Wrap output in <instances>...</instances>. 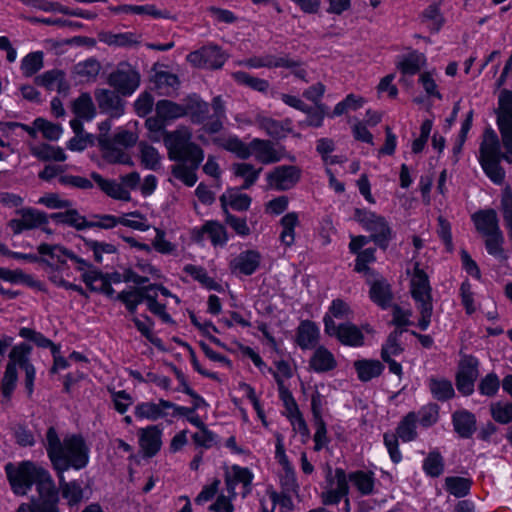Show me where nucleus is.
Listing matches in <instances>:
<instances>
[{
  "label": "nucleus",
  "mask_w": 512,
  "mask_h": 512,
  "mask_svg": "<svg viewBox=\"0 0 512 512\" xmlns=\"http://www.w3.org/2000/svg\"><path fill=\"white\" fill-rule=\"evenodd\" d=\"M34 125L48 140H57L62 132V128L59 125L53 124L43 118L35 119Z\"/></svg>",
  "instance_id": "680f3d73"
},
{
  "label": "nucleus",
  "mask_w": 512,
  "mask_h": 512,
  "mask_svg": "<svg viewBox=\"0 0 512 512\" xmlns=\"http://www.w3.org/2000/svg\"><path fill=\"white\" fill-rule=\"evenodd\" d=\"M324 326L326 334L335 336L344 345L361 346L363 344L364 335L354 324L345 323L336 326L331 316L325 315Z\"/></svg>",
  "instance_id": "1a4fd4ad"
},
{
  "label": "nucleus",
  "mask_w": 512,
  "mask_h": 512,
  "mask_svg": "<svg viewBox=\"0 0 512 512\" xmlns=\"http://www.w3.org/2000/svg\"><path fill=\"white\" fill-rule=\"evenodd\" d=\"M140 446L145 456H154L161 447V431L157 426L140 430Z\"/></svg>",
  "instance_id": "5701e85b"
},
{
  "label": "nucleus",
  "mask_w": 512,
  "mask_h": 512,
  "mask_svg": "<svg viewBox=\"0 0 512 512\" xmlns=\"http://www.w3.org/2000/svg\"><path fill=\"white\" fill-rule=\"evenodd\" d=\"M187 60L194 67L218 69L224 64L225 56L218 46L209 45L191 52Z\"/></svg>",
  "instance_id": "9b49d317"
},
{
  "label": "nucleus",
  "mask_w": 512,
  "mask_h": 512,
  "mask_svg": "<svg viewBox=\"0 0 512 512\" xmlns=\"http://www.w3.org/2000/svg\"><path fill=\"white\" fill-rule=\"evenodd\" d=\"M101 64L95 58H89L85 61L79 62L73 67V74L80 79V81L93 82L101 71Z\"/></svg>",
  "instance_id": "bb28decb"
},
{
  "label": "nucleus",
  "mask_w": 512,
  "mask_h": 512,
  "mask_svg": "<svg viewBox=\"0 0 512 512\" xmlns=\"http://www.w3.org/2000/svg\"><path fill=\"white\" fill-rule=\"evenodd\" d=\"M402 329H395L387 338L386 344L383 346L381 351V357H391V355L400 354L403 349L398 343L399 336L403 333Z\"/></svg>",
  "instance_id": "bf43d9fd"
},
{
  "label": "nucleus",
  "mask_w": 512,
  "mask_h": 512,
  "mask_svg": "<svg viewBox=\"0 0 512 512\" xmlns=\"http://www.w3.org/2000/svg\"><path fill=\"white\" fill-rule=\"evenodd\" d=\"M32 155L42 161H64L66 155L62 148L51 146L49 144H41L30 148Z\"/></svg>",
  "instance_id": "c9c22d12"
},
{
  "label": "nucleus",
  "mask_w": 512,
  "mask_h": 512,
  "mask_svg": "<svg viewBox=\"0 0 512 512\" xmlns=\"http://www.w3.org/2000/svg\"><path fill=\"white\" fill-rule=\"evenodd\" d=\"M233 77L237 82L244 84L257 91L263 92L266 91L269 87L268 81L257 77H253L246 72H236L233 74Z\"/></svg>",
  "instance_id": "864d4df0"
},
{
  "label": "nucleus",
  "mask_w": 512,
  "mask_h": 512,
  "mask_svg": "<svg viewBox=\"0 0 512 512\" xmlns=\"http://www.w3.org/2000/svg\"><path fill=\"white\" fill-rule=\"evenodd\" d=\"M455 431L463 438H469L476 430L475 416L468 411H457L453 414Z\"/></svg>",
  "instance_id": "a878e982"
},
{
  "label": "nucleus",
  "mask_w": 512,
  "mask_h": 512,
  "mask_svg": "<svg viewBox=\"0 0 512 512\" xmlns=\"http://www.w3.org/2000/svg\"><path fill=\"white\" fill-rule=\"evenodd\" d=\"M91 178L107 196L122 201L130 200V192L122 184L114 180L105 179L96 172L91 173Z\"/></svg>",
  "instance_id": "412c9836"
},
{
  "label": "nucleus",
  "mask_w": 512,
  "mask_h": 512,
  "mask_svg": "<svg viewBox=\"0 0 512 512\" xmlns=\"http://www.w3.org/2000/svg\"><path fill=\"white\" fill-rule=\"evenodd\" d=\"M251 155L262 164H271L279 162L285 154V149H275L273 143L269 140L255 138L250 142Z\"/></svg>",
  "instance_id": "2eb2a0df"
},
{
  "label": "nucleus",
  "mask_w": 512,
  "mask_h": 512,
  "mask_svg": "<svg viewBox=\"0 0 512 512\" xmlns=\"http://www.w3.org/2000/svg\"><path fill=\"white\" fill-rule=\"evenodd\" d=\"M155 88L160 95L170 96L179 86V79L175 74L160 71L155 74Z\"/></svg>",
  "instance_id": "72a5a7b5"
},
{
  "label": "nucleus",
  "mask_w": 512,
  "mask_h": 512,
  "mask_svg": "<svg viewBox=\"0 0 512 512\" xmlns=\"http://www.w3.org/2000/svg\"><path fill=\"white\" fill-rule=\"evenodd\" d=\"M140 152L142 163L150 169H155L159 163V154L157 150L145 143H140Z\"/></svg>",
  "instance_id": "69168bd1"
},
{
  "label": "nucleus",
  "mask_w": 512,
  "mask_h": 512,
  "mask_svg": "<svg viewBox=\"0 0 512 512\" xmlns=\"http://www.w3.org/2000/svg\"><path fill=\"white\" fill-rule=\"evenodd\" d=\"M352 311L348 304L344 302L342 299H335L332 301L331 306L329 307V316L331 319L336 318L340 320L349 319Z\"/></svg>",
  "instance_id": "338daca9"
},
{
  "label": "nucleus",
  "mask_w": 512,
  "mask_h": 512,
  "mask_svg": "<svg viewBox=\"0 0 512 512\" xmlns=\"http://www.w3.org/2000/svg\"><path fill=\"white\" fill-rule=\"evenodd\" d=\"M234 174L245 179L242 189L250 188L257 180L262 168L254 169L249 163H236L233 165Z\"/></svg>",
  "instance_id": "c03bdc74"
},
{
  "label": "nucleus",
  "mask_w": 512,
  "mask_h": 512,
  "mask_svg": "<svg viewBox=\"0 0 512 512\" xmlns=\"http://www.w3.org/2000/svg\"><path fill=\"white\" fill-rule=\"evenodd\" d=\"M478 361L472 356H464L459 362L456 375V387L463 395H470L474 391V383L478 377Z\"/></svg>",
  "instance_id": "9d476101"
},
{
  "label": "nucleus",
  "mask_w": 512,
  "mask_h": 512,
  "mask_svg": "<svg viewBox=\"0 0 512 512\" xmlns=\"http://www.w3.org/2000/svg\"><path fill=\"white\" fill-rule=\"evenodd\" d=\"M310 366L317 372H327L336 367V360L330 351L320 346L314 352Z\"/></svg>",
  "instance_id": "c85d7f7f"
},
{
  "label": "nucleus",
  "mask_w": 512,
  "mask_h": 512,
  "mask_svg": "<svg viewBox=\"0 0 512 512\" xmlns=\"http://www.w3.org/2000/svg\"><path fill=\"white\" fill-rule=\"evenodd\" d=\"M485 246L489 254L499 256L503 253L502 245L504 243V236L501 230L485 236Z\"/></svg>",
  "instance_id": "0e129e2a"
},
{
  "label": "nucleus",
  "mask_w": 512,
  "mask_h": 512,
  "mask_svg": "<svg viewBox=\"0 0 512 512\" xmlns=\"http://www.w3.org/2000/svg\"><path fill=\"white\" fill-rule=\"evenodd\" d=\"M260 254L255 250H247L240 253L230 263L233 271L239 270L244 275H251L258 268L260 264Z\"/></svg>",
  "instance_id": "4be33fe9"
},
{
  "label": "nucleus",
  "mask_w": 512,
  "mask_h": 512,
  "mask_svg": "<svg viewBox=\"0 0 512 512\" xmlns=\"http://www.w3.org/2000/svg\"><path fill=\"white\" fill-rule=\"evenodd\" d=\"M480 157L479 160L486 159H508V157L502 153L500 140L496 134V132L491 129H485L482 137V142L480 144Z\"/></svg>",
  "instance_id": "f3484780"
},
{
  "label": "nucleus",
  "mask_w": 512,
  "mask_h": 512,
  "mask_svg": "<svg viewBox=\"0 0 512 512\" xmlns=\"http://www.w3.org/2000/svg\"><path fill=\"white\" fill-rule=\"evenodd\" d=\"M185 116H189L194 124H205L209 119V104L198 95H189L183 99Z\"/></svg>",
  "instance_id": "dca6fc26"
},
{
  "label": "nucleus",
  "mask_w": 512,
  "mask_h": 512,
  "mask_svg": "<svg viewBox=\"0 0 512 512\" xmlns=\"http://www.w3.org/2000/svg\"><path fill=\"white\" fill-rule=\"evenodd\" d=\"M350 480L362 494H370L373 490V479L362 471L352 473Z\"/></svg>",
  "instance_id": "e2e57ef3"
},
{
  "label": "nucleus",
  "mask_w": 512,
  "mask_h": 512,
  "mask_svg": "<svg viewBox=\"0 0 512 512\" xmlns=\"http://www.w3.org/2000/svg\"><path fill=\"white\" fill-rule=\"evenodd\" d=\"M5 469L15 494L25 495L33 484L36 485L39 497L33 499L34 512H60L57 506L60 489L46 469L30 461L20 463L17 469L9 463Z\"/></svg>",
  "instance_id": "f03ea898"
},
{
  "label": "nucleus",
  "mask_w": 512,
  "mask_h": 512,
  "mask_svg": "<svg viewBox=\"0 0 512 512\" xmlns=\"http://www.w3.org/2000/svg\"><path fill=\"white\" fill-rule=\"evenodd\" d=\"M318 328L311 321H303L297 330V343L302 349L313 348L318 340Z\"/></svg>",
  "instance_id": "cd10ccee"
},
{
  "label": "nucleus",
  "mask_w": 512,
  "mask_h": 512,
  "mask_svg": "<svg viewBox=\"0 0 512 512\" xmlns=\"http://www.w3.org/2000/svg\"><path fill=\"white\" fill-rule=\"evenodd\" d=\"M84 241L87 248L93 251L94 259L98 263L102 262L103 254H114L117 252V248L113 244L90 239H84Z\"/></svg>",
  "instance_id": "3c124183"
},
{
  "label": "nucleus",
  "mask_w": 512,
  "mask_h": 512,
  "mask_svg": "<svg viewBox=\"0 0 512 512\" xmlns=\"http://www.w3.org/2000/svg\"><path fill=\"white\" fill-rule=\"evenodd\" d=\"M38 252L42 255H49L51 259H56L57 263L64 264L65 258H69L71 251L59 245L41 244L38 247Z\"/></svg>",
  "instance_id": "13d9d810"
},
{
  "label": "nucleus",
  "mask_w": 512,
  "mask_h": 512,
  "mask_svg": "<svg viewBox=\"0 0 512 512\" xmlns=\"http://www.w3.org/2000/svg\"><path fill=\"white\" fill-rule=\"evenodd\" d=\"M43 66L42 52L28 54L22 61V70L26 76H32Z\"/></svg>",
  "instance_id": "4d7b16f0"
},
{
  "label": "nucleus",
  "mask_w": 512,
  "mask_h": 512,
  "mask_svg": "<svg viewBox=\"0 0 512 512\" xmlns=\"http://www.w3.org/2000/svg\"><path fill=\"white\" fill-rule=\"evenodd\" d=\"M258 123L261 129H263L269 136L277 140L286 137L287 133L291 132V128L289 127V120H286L285 122H279L272 118H261Z\"/></svg>",
  "instance_id": "473e14b6"
},
{
  "label": "nucleus",
  "mask_w": 512,
  "mask_h": 512,
  "mask_svg": "<svg viewBox=\"0 0 512 512\" xmlns=\"http://www.w3.org/2000/svg\"><path fill=\"white\" fill-rule=\"evenodd\" d=\"M273 376L278 385L280 398L283 401L284 406L289 413V416H294L295 414H298L300 412L298 409V406H297L291 392L284 385L282 378H280L277 373H273Z\"/></svg>",
  "instance_id": "09e8293b"
},
{
  "label": "nucleus",
  "mask_w": 512,
  "mask_h": 512,
  "mask_svg": "<svg viewBox=\"0 0 512 512\" xmlns=\"http://www.w3.org/2000/svg\"><path fill=\"white\" fill-rule=\"evenodd\" d=\"M20 219H12L8 225L15 234H19L23 230L37 228L48 223V217L45 213L31 208H23L17 210Z\"/></svg>",
  "instance_id": "4468645a"
},
{
  "label": "nucleus",
  "mask_w": 512,
  "mask_h": 512,
  "mask_svg": "<svg viewBox=\"0 0 512 512\" xmlns=\"http://www.w3.org/2000/svg\"><path fill=\"white\" fill-rule=\"evenodd\" d=\"M234 479L230 478L226 479V484L228 490H234V485L238 482L243 483L245 492L244 495L250 492V485L253 479L252 473L247 468H242L239 466H233Z\"/></svg>",
  "instance_id": "49530a36"
},
{
  "label": "nucleus",
  "mask_w": 512,
  "mask_h": 512,
  "mask_svg": "<svg viewBox=\"0 0 512 512\" xmlns=\"http://www.w3.org/2000/svg\"><path fill=\"white\" fill-rule=\"evenodd\" d=\"M184 270L208 289L219 290L220 285L209 277L202 267L187 265Z\"/></svg>",
  "instance_id": "6e6d98bb"
},
{
  "label": "nucleus",
  "mask_w": 512,
  "mask_h": 512,
  "mask_svg": "<svg viewBox=\"0 0 512 512\" xmlns=\"http://www.w3.org/2000/svg\"><path fill=\"white\" fill-rule=\"evenodd\" d=\"M370 297L379 306L386 308L392 300L390 285L385 280H376L371 286Z\"/></svg>",
  "instance_id": "f704fd0d"
},
{
  "label": "nucleus",
  "mask_w": 512,
  "mask_h": 512,
  "mask_svg": "<svg viewBox=\"0 0 512 512\" xmlns=\"http://www.w3.org/2000/svg\"><path fill=\"white\" fill-rule=\"evenodd\" d=\"M425 63L426 58L423 54L412 52L398 63L397 68L400 69L404 75H414L421 70Z\"/></svg>",
  "instance_id": "ea45409f"
},
{
  "label": "nucleus",
  "mask_w": 512,
  "mask_h": 512,
  "mask_svg": "<svg viewBox=\"0 0 512 512\" xmlns=\"http://www.w3.org/2000/svg\"><path fill=\"white\" fill-rule=\"evenodd\" d=\"M422 20L423 22H431L430 29L432 31H439L444 23L439 5L436 3L429 5L422 13Z\"/></svg>",
  "instance_id": "8fccbe9b"
},
{
  "label": "nucleus",
  "mask_w": 512,
  "mask_h": 512,
  "mask_svg": "<svg viewBox=\"0 0 512 512\" xmlns=\"http://www.w3.org/2000/svg\"><path fill=\"white\" fill-rule=\"evenodd\" d=\"M282 226V232L280 239L286 246H291L295 240L294 228L299 224L298 214L295 212L287 213L280 220Z\"/></svg>",
  "instance_id": "e433bc0d"
},
{
  "label": "nucleus",
  "mask_w": 512,
  "mask_h": 512,
  "mask_svg": "<svg viewBox=\"0 0 512 512\" xmlns=\"http://www.w3.org/2000/svg\"><path fill=\"white\" fill-rule=\"evenodd\" d=\"M47 454L57 473L59 489L62 497L68 500L70 506L80 503L83 499V489L77 481H66L64 472L69 468L81 469L88 463V448L82 437L72 435L60 440L54 427L46 433Z\"/></svg>",
  "instance_id": "f257e3e1"
},
{
  "label": "nucleus",
  "mask_w": 512,
  "mask_h": 512,
  "mask_svg": "<svg viewBox=\"0 0 512 512\" xmlns=\"http://www.w3.org/2000/svg\"><path fill=\"white\" fill-rule=\"evenodd\" d=\"M497 123L503 145L512 155V92L506 89L502 90L499 96Z\"/></svg>",
  "instance_id": "6e6552de"
},
{
  "label": "nucleus",
  "mask_w": 512,
  "mask_h": 512,
  "mask_svg": "<svg viewBox=\"0 0 512 512\" xmlns=\"http://www.w3.org/2000/svg\"><path fill=\"white\" fill-rule=\"evenodd\" d=\"M429 388L432 395L439 401H445L454 396V389L450 380L431 378Z\"/></svg>",
  "instance_id": "a19ab883"
},
{
  "label": "nucleus",
  "mask_w": 512,
  "mask_h": 512,
  "mask_svg": "<svg viewBox=\"0 0 512 512\" xmlns=\"http://www.w3.org/2000/svg\"><path fill=\"white\" fill-rule=\"evenodd\" d=\"M99 40L108 45L115 46H129L136 43V41L132 40V34L129 33L112 34L102 32L99 34Z\"/></svg>",
  "instance_id": "052dcab7"
},
{
  "label": "nucleus",
  "mask_w": 512,
  "mask_h": 512,
  "mask_svg": "<svg viewBox=\"0 0 512 512\" xmlns=\"http://www.w3.org/2000/svg\"><path fill=\"white\" fill-rule=\"evenodd\" d=\"M107 83L122 96L131 95L140 84L139 73L129 64L120 63L107 77Z\"/></svg>",
  "instance_id": "0eeeda50"
},
{
  "label": "nucleus",
  "mask_w": 512,
  "mask_h": 512,
  "mask_svg": "<svg viewBox=\"0 0 512 512\" xmlns=\"http://www.w3.org/2000/svg\"><path fill=\"white\" fill-rule=\"evenodd\" d=\"M202 231L209 236L214 245L224 244L227 240L225 228L217 222H207L202 227Z\"/></svg>",
  "instance_id": "5fc2aeb1"
},
{
  "label": "nucleus",
  "mask_w": 512,
  "mask_h": 512,
  "mask_svg": "<svg viewBox=\"0 0 512 512\" xmlns=\"http://www.w3.org/2000/svg\"><path fill=\"white\" fill-rule=\"evenodd\" d=\"M423 469L431 477H438L444 469L443 458L438 452H431L424 460Z\"/></svg>",
  "instance_id": "603ef678"
},
{
  "label": "nucleus",
  "mask_w": 512,
  "mask_h": 512,
  "mask_svg": "<svg viewBox=\"0 0 512 512\" xmlns=\"http://www.w3.org/2000/svg\"><path fill=\"white\" fill-rule=\"evenodd\" d=\"M98 144L103 153V158L108 163L131 164V159L122 149L112 142L111 138L106 134L98 136Z\"/></svg>",
  "instance_id": "6ab92c4d"
},
{
  "label": "nucleus",
  "mask_w": 512,
  "mask_h": 512,
  "mask_svg": "<svg viewBox=\"0 0 512 512\" xmlns=\"http://www.w3.org/2000/svg\"><path fill=\"white\" fill-rule=\"evenodd\" d=\"M264 67L290 69L294 76L307 82V72L301 67V63L289 58L288 56L265 55Z\"/></svg>",
  "instance_id": "aec40b11"
},
{
  "label": "nucleus",
  "mask_w": 512,
  "mask_h": 512,
  "mask_svg": "<svg viewBox=\"0 0 512 512\" xmlns=\"http://www.w3.org/2000/svg\"><path fill=\"white\" fill-rule=\"evenodd\" d=\"M30 350L31 347L29 345L21 344L19 346H15L9 354L10 362L6 366L1 385L3 396L7 399L10 398L17 382L16 365H19V367L22 368L25 364H30L28 359Z\"/></svg>",
  "instance_id": "39448f33"
},
{
  "label": "nucleus",
  "mask_w": 512,
  "mask_h": 512,
  "mask_svg": "<svg viewBox=\"0 0 512 512\" xmlns=\"http://www.w3.org/2000/svg\"><path fill=\"white\" fill-rule=\"evenodd\" d=\"M35 82L48 90H57L59 93H66L69 84L65 80V74L61 70H51L37 76Z\"/></svg>",
  "instance_id": "b1692460"
},
{
  "label": "nucleus",
  "mask_w": 512,
  "mask_h": 512,
  "mask_svg": "<svg viewBox=\"0 0 512 512\" xmlns=\"http://www.w3.org/2000/svg\"><path fill=\"white\" fill-rule=\"evenodd\" d=\"M50 217L57 223L68 224L77 230H83L86 228V226H84V223H86L85 217L81 216L76 209H68L65 212L53 213Z\"/></svg>",
  "instance_id": "37998d69"
},
{
  "label": "nucleus",
  "mask_w": 512,
  "mask_h": 512,
  "mask_svg": "<svg viewBox=\"0 0 512 512\" xmlns=\"http://www.w3.org/2000/svg\"><path fill=\"white\" fill-rule=\"evenodd\" d=\"M416 422L417 415L414 412H409L399 423L396 433L403 441L408 442L416 438Z\"/></svg>",
  "instance_id": "79ce46f5"
},
{
  "label": "nucleus",
  "mask_w": 512,
  "mask_h": 512,
  "mask_svg": "<svg viewBox=\"0 0 512 512\" xmlns=\"http://www.w3.org/2000/svg\"><path fill=\"white\" fill-rule=\"evenodd\" d=\"M411 295L421 316L418 326L421 330H426L433 312L431 286L427 274L419 269L418 265H416L411 279Z\"/></svg>",
  "instance_id": "20e7f679"
},
{
  "label": "nucleus",
  "mask_w": 512,
  "mask_h": 512,
  "mask_svg": "<svg viewBox=\"0 0 512 512\" xmlns=\"http://www.w3.org/2000/svg\"><path fill=\"white\" fill-rule=\"evenodd\" d=\"M156 114L165 120H174L185 116L183 103L178 104L170 100H160L155 106Z\"/></svg>",
  "instance_id": "2f4dec72"
},
{
  "label": "nucleus",
  "mask_w": 512,
  "mask_h": 512,
  "mask_svg": "<svg viewBox=\"0 0 512 512\" xmlns=\"http://www.w3.org/2000/svg\"><path fill=\"white\" fill-rule=\"evenodd\" d=\"M171 407H174V403L163 399H161L158 404L145 402L136 406L135 414L140 418L156 420L160 417L166 416L167 413L165 410L170 409Z\"/></svg>",
  "instance_id": "393cba45"
},
{
  "label": "nucleus",
  "mask_w": 512,
  "mask_h": 512,
  "mask_svg": "<svg viewBox=\"0 0 512 512\" xmlns=\"http://www.w3.org/2000/svg\"><path fill=\"white\" fill-rule=\"evenodd\" d=\"M472 481L469 478L450 476L445 479L446 490L457 498H462L469 494Z\"/></svg>",
  "instance_id": "58836bf2"
},
{
  "label": "nucleus",
  "mask_w": 512,
  "mask_h": 512,
  "mask_svg": "<svg viewBox=\"0 0 512 512\" xmlns=\"http://www.w3.org/2000/svg\"><path fill=\"white\" fill-rule=\"evenodd\" d=\"M502 159H486L479 160L480 164L486 173V175L495 183H502L505 177V172L503 168L500 166V161Z\"/></svg>",
  "instance_id": "de8ad7c7"
},
{
  "label": "nucleus",
  "mask_w": 512,
  "mask_h": 512,
  "mask_svg": "<svg viewBox=\"0 0 512 512\" xmlns=\"http://www.w3.org/2000/svg\"><path fill=\"white\" fill-rule=\"evenodd\" d=\"M358 377L361 381H369L374 377L379 376L384 366L378 360H358L354 363Z\"/></svg>",
  "instance_id": "7c9ffc66"
},
{
  "label": "nucleus",
  "mask_w": 512,
  "mask_h": 512,
  "mask_svg": "<svg viewBox=\"0 0 512 512\" xmlns=\"http://www.w3.org/2000/svg\"><path fill=\"white\" fill-rule=\"evenodd\" d=\"M476 230L483 236H490L500 230L497 213L494 209L480 210L472 215Z\"/></svg>",
  "instance_id": "a211bd4d"
},
{
  "label": "nucleus",
  "mask_w": 512,
  "mask_h": 512,
  "mask_svg": "<svg viewBox=\"0 0 512 512\" xmlns=\"http://www.w3.org/2000/svg\"><path fill=\"white\" fill-rule=\"evenodd\" d=\"M491 413L495 421L506 424L512 420V403L491 405Z\"/></svg>",
  "instance_id": "774afa93"
},
{
  "label": "nucleus",
  "mask_w": 512,
  "mask_h": 512,
  "mask_svg": "<svg viewBox=\"0 0 512 512\" xmlns=\"http://www.w3.org/2000/svg\"><path fill=\"white\" fill-rule=\"evenodd\" d=\"M355 219L367 230L371 231V239L381 248L385 249L391 238V230L381 216L362 209H355Z\"/></svg>",
  "instance_id": "423d86ee"
},
{
  "label": "nucleus",
  "mask_w": 512,
  "mask_h": 512,
  "mask_svg": "<svg viewBox=\"0 0 512 512\" xmlns=\"http://www.w3.org/2000/svg\"><path fill=\"white\" fill-rule=\"evenodd\" d=\"M73 112L78 118L90 120L95 115V107L90 94L82 93L74 100L72 105Z\"/></svg>",
  "instance_id": "4c0bfd02"
},
{
  "label": "nucleus",
  "mask_w": 512,
  "mask_h": 512,
  "mask_svg": "<svg viewBox=\"0 0 512 512\" xmlns=\"http://www.w3.org/2000/svg\"><path fill=\"white\" fill-rule=\"evenodd\" d=\"M301 169L293 165H283L274 168L267 175V181L271 187L278 191H286L293 188L300 180Z\"/></svg>",
  "instance_id": "f8f14e48"
},
{
  "label": "nucleus",
  "mask_w": 512,
  "mask_h": 512,
  "mask_svg": "<svg viewBox=\"0 0 512 512\" xmlns=\"http://www.w3.org/2000/svg\"><path fill=\"white\" fill-rule=\"evenodd\" d=\"M221 146L241 159H248L251 156L250 143L245 144L237 137H229L223 141Z\"/></svg>",
  "instance_id": "a18cd8bd"
},
{
  "label": "nucleus",
  "mask_w": 512,
  "mask_h": 512,
  "mask_svg": "<svg viewBox=\"0 0 512 512\" xmlns=\"http://www.w3.org/2000/svg\"><path fill=\"white\" fill-rule=\"evenodd\" d=\"M99 109L112 118H118L124 114L125 102L121 94L115 90L96 89L94 92Z\"/></svg>",
  "instance_id": "ddd939ff"
},
{
  "label": "nucleus",
  "mask_w": 512,
  "mask_h": 512,
  "mask_svg": "<svg viewBox=\"0 0 512 512\" xmlns=\"http://www.w3.org/2000/svg\"><path fill=\"white\" fill-rule=\"evenodd\" d=\"M214 113L209 117V121L204 124L203 130L206 133H218L223 128L222 119L225 117V107L220 96H217L212 101Z\"/></svg>",
  "instance_id": "c756f323"
},
{
  "label": "nucleus",
  "mask_w": 512,
  "mask_h": 512,
  "mask_svg": "<svg viewBox=\"0 0 512 512\" xmlns=\"http://www.w3.org/2000/svg\"><path fill=\"white\" fill-rule=\"evenodd\" d=\"M164 144L168 158L177 163L172 166V175L187 186L197 182L196 171L204 159L203 149L192 141L188 127L180 126L174 131L164 133Z\"/></svg>",
  "instance_id": "7ed1b4c3"
}]
</instances>
